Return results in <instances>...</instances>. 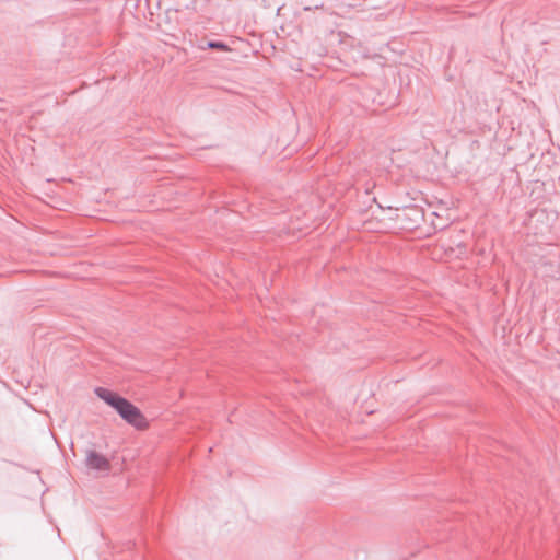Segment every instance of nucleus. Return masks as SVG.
Here are the masks:
<instances>
[{
  "label": "nucleus",
  "mask_w": 560,
  "mask_h": 560,
  "mask_svg": "<svg viewBox=\"0 0 560 560\" xmlns=\"http://www.w3.org/2000/svg\"><path fill=\"white\" fill-rule=\"evenodd\" d=\"M85 465L88 468L98 471H108L110 469L109 460L93 450L86 451Z\"/></svg>",
  "instance_id": "obj_2"
},
{
  "label": "nucleus",
  "mask_w": 560,
  "mask_h": 560,
  "mask_svg": "<svg viewBox=\"0 0 560 560\" xmlns=\"http://www.w3.org/2000/svg\"><path fill=\"white\" fill-rule=\"evenodd\" d=\"M94 393L100 399L113 407L128 424L138 430L148 428V421L141 410L126 398L104 387H96Z\"/></svg>",
  "instance_id": "obj_1"
},
{
  "label": "nucleus",
  "mask_w": 560,
  "mask_h": 560,
  "mask_svg": "<svg viewBox=\"0 0 560 560\" xmlns=\"http://www.w3.org/2000/svg\"><path fill=\"white\" fill-rule=\"evenodd\" d=\"M207 48H210V49H219V50H224V51H228L230 50L229 46L222 42H208L207 43Z\"/></svg>",
  "instance_id": "obj_3"
}]
</instances>
